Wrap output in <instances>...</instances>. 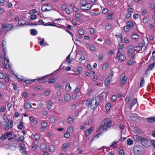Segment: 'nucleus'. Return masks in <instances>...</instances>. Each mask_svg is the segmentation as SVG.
<instances>
[{"label": "nucleus", "mask_w": 155, "mask_h": 155, "mask_svg": "<svg viewBox=\"0 0 155 155\" xmlns=\"http://www.w3.org/2000/svg\"><path fill=\"white\" fill-rule=\"evenodd\" d=\"M80 3L82 5H85L87 3V2L85 0H82L81 1Z\"/></svg>", "instance_id": "51"}, {"label": "nucleus", "mask_w": 155, "mask_h": 155, "mask_svg": "<svg viewBox=\"0 0 155 155\" xmlns=\"http://www.w3.org/2000/svg\"><path fill=\"white\" fill-rule=\"evenodd\" d=\"M52 104L51 101H49L48 102L47 106L48 109H50L51 107Z\"/></svg>", "instance_id": "33"}, {"label": "nucleus", "mask_w": 155, "mask_h": 155, "mask_svg": "<svg viewBox=\"0 0 155 155\" xmlns=\"http://www.w3.org/2000/svg\"><path fill=\"white\" fill-rule=\"evenodd\" d=\"M45 76L41 78H39L38 79L39 80L40 83L44 82L46 81V79L44 78Z\"/></svg>", "instance_id": "28"}, {"label": "nucleus", "mask_w": 155, "mask_h": 155, "mask_svg": "<svg viewBox=\"0 0 155 155\" xmlns=\"http://www.w3.org/2000/svg\"><path fill=\"white\" fill-rule=\"evenodd\" d=\"M54 87L57 90L61 89V86L59 83L55 84L54 85Z\"/></svg>", "instance_id": "29"}, {"label": "nucleus", "mask_w": 155, "mask_h": 155, "mask_svg": "<svg viewBox=\"0 0 155 155\" xmlns=\"http://www.w3.org/2000/svg\"><path fill=\"white\" fill-rule=\"evenodd\" d=\"M150 7L152 9H153L155 7V5L154 3L152 2L150 3Z\"/></svg>", "instance_id": "45"}, {"label": "nucleus", "mask_w": 155, "mask_h": 155, "mask_svg": "<svg viewBox=\"0 0 155 155\" xmlns=\"http://www.w3.org/2000/svg\"><path fill=\"white\" fill-rule=\"evenodd\" d=\"M49 149V151L50 152H52L54 150V146H50Z\"/></svg>", "instance_id": "44"}, {"label": "nucleus", "mask_w": 155, "mask_h": 155, "mask_svg": "<svg viewBox=\"0 0 155 155\" xmlns=\"http://www.w3.org/2000/svg\"><path fill=\"white\" fill-rule=\"evenodd\" d=\"M130 100V97H127L125 99L126 102L127 103V104H128Z\"/></svg>", "instance_id": "54"}, {"label": "nucleus", "mask_w": 155, "mask_h": 155, "mask_svg": "<svg viewBox=\"0 0 155 155\" xmlns=\"http://www.w3.org/2000/svg\"><path fill=\"white\" fill-rule=\"evenodd\" d=\"M71 22L72 24L74 25H77V20L75 18H73L72 19Z\"/></svg>", "instance_id": "48"}, {"label": "nucleus", "mask_w": 155, "mask_h": 155, "mask_svg": "<svg viewBox=\"0 0 155 155\" xmlns=\"http://www.w3.org/2000/svg\"><path fill=\"white\" fill-rule=\"evenodd\" d=\"M149 141V140L148 139L145 138H142L141 141L142 144L143 145H146L147 144Z\"/></svg>", "instance_id": "10"}, {"label": "nucleus", "mask_w": 155, "mask_h": 155, "mask_svg": "<svg viewBox=\"0 0 155 155\" xmlns=\"http://www.w3.org/2000/svg\"><path fill=\"white\" fill-rule=\"evenodd\" d=\"M42 126L43 127H45L47 126V124L46 122H43L41 124Z\"/></svg>", "instance_id": "62"}, {"label": "nucleus", "mask_w": 155, "mask_h": 155, "mask_svg": "<svg viewBox=\"0 0 155 155\" xmlns=\"http://www.w3.org/2000/svg\"><path fill=\"white\" fill-rule=\"evenodd\" d=\"M144 83V80L143 77H142L140 84V87H142Z\"/></svg>", "instance_id": "39"}, {"label": "nucleus", "mask_w": 155, "mask_h": 155, "mask_svg": "<svg viewBox=\"0 0 155 155\" xmlns=\"http://www.w3.org/2000/svg\"><path fill=\"white\" fill-rule=\"evenodd\" d=\"M127 63L128 65L130 66L133 65L134 63L133 61L129 60L127 61Z\"/></svg>", "instance_id": "43"}, {"label": "nucleus", "mask_w": 155, "mask_h": 155, "mask_svg": "<svg viewBox=\"0 0 155 155\" xmlns=\"http://www.w3.org/2000/svg\"><path fill=\"white\" fill-rule=\"evenodd\" d=\"M30 32L32 35H34L37 34V31L35 30L32 29L30 30Z\"/></svg>", "instance_id": "25"}, {"label": "nucleus", "mask_w": 155, "mask_h": 155, "mask_svg": "<svg viewBox=\"0 0 155 155\" xmlns=\"http://www.w3.org/2000/svg\"><path fill=\"white\" fill-rule=\"evenodd\" d=\"M155 62L150 64L148 67V69L149 70H152V69L154 67Z\"/></svg>", "instance_id": "31"}, {"label": "nucleus", "mask_w": 155, "mask_h": 155, "mask_svg": "<svg viewBox=\"0 0 155 155\" xmlns=\"http://www.w3.org/2000/svg\"><path fill=\"white\" fill-rule=\"evenodd\" d=\"M85 59L84 57V55H82L81 56L80 58L79 59L80 61H81Z\"/></svg>", "instance_id": "63"}, {"label": "nucleus", "mask_w": 155, "mask_h": 155, "mask_svg": "<svg viewBox=\"0 0 155 155\" xmlns=\"http://www.w3.org/2000/svg\"><path fill=\"white\" fill-rule=\"evenodd\" d=\"M35 79H33L32 80H25V82L26 84H29L32 83L33 81H35Z\"/></svg>", "instance_id": "30"}, {"label": "nucleus", "mask_w": 155, "mask_h": 155, "mask_svg": "<svg viewBox=\"0 0 155 155\" xmlns=\"http://www.w3.org/2000/svg\"><path fill=\"white\" fill-rule=\"evenodd\" d=\"M55 117L54 116H51L50 118V120L51 123H54L55 121Z\"/></svg>", "instance_id": "26"}, {"label": "nucleus", "mask_w": 155, "mask_h": 155, "mask_svg": "<svg viewBox=\"0 0 155 155\" xmlns=\"http://www.w3.org/2000/svg\"><path fill=\"white\" fill-rule=\"evenodd\" d=\"M24 126L22 124V122H20L19 123V125H18V128L20 129V130H21Z\"/></svg>", "instance_id": "36"}, {"label": "nucleus", "mask_w": 155, "mask_h": 155, "mask_svg": "<svg viewBox=\"0 0 155 155\" xmlns=\"http://www.w3.org/2000/svg\"><path fill=\"white\" fill-rule=\"evenodd\" d=\"M98 97H95L91 101L90 107L93 109H96L99 104L98 101L97 100Z\"/></svg>", "instance_id": "3"}, {"label": "nucleus", "mask_w": 155, "mask_h": 155, "mask_svg": "<svg viewBox=\"0 0 155 155\" xmlns=\"http://www.w3.org/2000/svg\"><path fill=\"white\" fill-rule=\"evenodd\" d=\"M124 30L125 31H128L130 30V28L127 25L126 26L124 27Z\"/></svg>", "instance_id": "56"}, {"label": "nucleus", "mask_w": 155, "mask_h": 155, "mask_svg": "<svg viewBox=\"0 0 155 155\" xmlns=\"http://www.w3.org/2000/svg\"><path fill=\"white\" fill-rule=\"evenodd\" d=\"M112 125L111 121L110 119H104L102 122L100 129H102L103 131L107 130V128H109Z\"/></svg>", "instance_id": "1"}, {"label": "nucleus", "mask_w": 155, "mask_h": 155, "mask_svg": "<svg viewBox=\"0 0 155 155\" xmlns=\"http://www.w3.org/2000/svg\"><path fill=\"white\" fill-rule=\"evenodd\" d=\"M55 79L54 78H50L48 80V83L53 84L55 82Z\"/></svg>", "instance_id": "32"}, {"label": "nucleus", "mask_w": 155, "mask_h": 155, "mask_svg": "<svg viewBox=\"0 0 155 155\" xmlns=\"http://www.w3.org/2000/svg\"><path fill=\"white\" fill-rule=\"evenodd\" d=\"M40 137L39 135L37 134H35L34 136V139L36 140H38Z\"/></svg>", "instance_id": "38"}, {"label": "nucleus", "mask_w": 155, "mask_h": 155, "mask_svg": "<svg viewBox=\"0 0 155 155\" xmlns=\"http://www.w3.org/2000/svg\"><path fill=\"white\" fill-rule=\"evenodd\" d=\"M68 132L72 133L73 131V128L72 127H68Z\"/></svg>", "instance_id": "57"}, {"label": "nucleus", "mask_w": 155, "mask_h": 155, "mask_svg": "<svg viewBox=\"0 0 155 155\" xmlns=\"http://www.w3.org/2000/svg\"><path fill=\"white\" fill-rule=\"evenodd\" d=\"M6 54L5 53L4 55V58L5 60L6 61V65L8 64V67L9 68H11V65L10 64H9V61L8 59H7L6 57Z\"/></svg>", "instance_id": "24"}, {"label": "nucleus", "mask_w": 155, "mask_h": 155, "mask_svg": "<svg viewBox=\"0 0 155 155\" xmlns=\"http://www.w3.org/2000/svg\"><path fill=\"white\" fill-rule=\"evenodd\" d=\"M116 36L118 38V41L120 43L122 41L123 36L122 34H120L118 35H116Z\"/></svg>", "instance_id": "16"}, {"label": "nucleus", "mask_w": 155, "mask_h": 155, "mask_svg": "<svg viewBox=\"0 0 155 155\" xmlns=\"http://www.w3.org/2000/svg\"><path fill=\"white\" fill-rule=\"evenodd\" d=\"M37 17V16L36 15L32 14L31 15L29 16V18H30L31 20H35L36 18Z\"/></svg>", "instance_id": "37"}, {"label": "nucleus", "mask_w": 155, "mask_h": 155, "mask_svg": "<svg viewBox=\"0 0 155 155\" xmlns=\"http://www.w3.org/2000/svg\"><path fill=\"white\" fill-rule=\"evenodd\" d=\"M19 147L20 148V150L23 154L25 155L27 154L25 146H19Z\"/></svg>", "instance_id": "8"}, {"label": "nucleus", "mask_w": 155, "mask_h": 155, "mask_svg": "<svg viewBox=\"0 0 155 155\" xmlns=\"http://www.w3.org/2000/svg\"><path fill=\"white\" fill-rule=\"evenodd\" d=\"M93 130V129L92 128H91L86 130L85 132V135L87 136H88Z\"/></svg>", "instance_id": "17"}, {"label": "nucleus", "mask_w": 155, "mask_h": 155, "mask_svg": "<svg viewBox=\"0 0 155 155\" xmlns=\"http://www.w3.org/2000/svg\"><path fill=\"white\" fill-rule=\"evenodd\" d=\"M25 23L26 22L24 20H22L19 21L18 24L20 26H23L25 25H26V24H25Z\"/></svg>", "instance_id": "22"}, {"label": "nucleus", "mask_w": 155, "mask_h": 155, "mask_svg": "<svg viewBox=\"0 0 155 155\" xmlns=\"http://www.w3.org/2000/svg\"><path fill=\"white\" fill-rule=\"evenodd\" d=\"M10 123L8 124L6 126V127H4V129H5L8 130L12 127V126L13 122L12 121H10Z\"/></svg>", "instance_id": "14"}, {"label": "nucleus", "mask_w": 155, "mask_h": 155, "mask_svg": "<svg viewBox=\"0 0 155 155\" xmlns=\"http://www.w3.org/2000/svg\"><path fill=\"white\" fill-rule=\"evenodd\" d=\"M132 38L134 39H136L138 38L139 37V36L136 34H133V35L131 36Z\"/></svg>", "instance_id": "42"}, {"label": "nucleus", "mask_w": 155, "mask_h": 155, "mask_svg": "<svg viewBox=\"0 0 155 155\" xmlns=\"http://www.w3.org/2000/svg\"><path fill=\"white\" fill-rule=\"evenodd\" d=\"M147 10L146 9H145L143 10L141 12V15H144L145 14H146L147 12Z\"/></svg>", "instance_id": "60"}, {"label": "nucleus", "mask_w": 155, "mask_h": 155, "mask_svg": "<svg viewBox=\"0 0 155 155\" xmlns=\"http://www.w3.org/2000/svg\"><path fill=\"white\" fill-rule=\"evenodd\" d=\"M92 5L91 4L87 3V4L83 5L80 6L81 8L83 10H88L90 9L92 7Z\"/></svg>", "instance_id": "5"}, {"label": "nucleus", "mask_w": 155, "mask_h": 155, "mask_svg": "<svg viewBox=\"0 0 155 155\" xmlns=\"http://www.w3.org/2000/svg\"><path fill=\"white\" fill-rule=\"evenodd\" d=\"M120 78L121 79L120 84L122 85H124L127 81V78L125 77V74H123L121 75Z\"/></svg>", "instance_id": "7"}, {"label": "nucleus", "mask_w": 155, "mask_h": 155, "mask_svg": "<svg viewBox=\"0 0 155 155\" xmlns=\"http://www.w3.org/2000/svg\"><path fill=\"white\" fill-rule=\"evenodd\" d=\"M108 12V9L106 8H104L102 11V12L104 14Z\"/></svg>", "instance_id": "64"}, {"label": "nucleus", "mask_w": 155, "mask_h": 155, "mask_svg": "<svg viewBox=\"0 0 155 155\" xmlns=\"http://www.w3.org/2000/svg\"><path fill=\"white\" fill-rule=\"evenodd\" d=\"M48 6V4H46L45 5H43L41 8V10L43 12L49 11L53 9L52 7L51 6H50V8L49 9H48L47 8H46V6Z\"/></svg>", "instance_id": "9"}, {"label": "nucleus", "mask_w": 155, "mask_h": 155, "mask_svg": "<svg viewBox=\"0 0 155 155\" xmlns=\"http://www.w3.org/2000/svg\"><path fill=\"white\" fill-rule=\"evenodd\" d=\"M91 100L90 99H88L86 101V102L85 103V104L87 106H89L90 104L91 105Z\"/></svg>", "instance_id": "46"}, {"label": "nucleus", "mask_w": 155, "mask_h": 155, "mask_svg": "<svg viewBox=\"0 0 155 155\" xmlns=\"http://www.w3.org/2000/svg\"><path fill=\"white\" fill-rule=\"evenodd\" d=\"M121 55V53L120 52V50H118L117 56L115 57L116 59L119 58V56Z\"/></svg>", "instance_id": "55"}, {"label": "nucleus", "mask_w": 155, "mask_h": 155, "mask_svg": "<svg viewBox=\"0 0 155 155\" xmlns=\"http://www.w3.org/2000/svg\"><path fill=\"white\" fill-rule=\"evenodd\" d=\"M114 53V51L113 50H111L108 53V55L109 56H111Z\"/></svg>", "instance_id": "53"}, {"label": "nucleus", "mask_w": 155, "mask_h": 155, "mask_svg": "<svg viewBox=\"0 0 155 155\" xmlns=\"http://www.w3.org/2000/svg\"><path fill=\"white\" fill-rule=\"evenodd\" d=\"M24 139V137H20L19 138H18L17 140L18 142H22Z\"/></svg>", "instance_id": "50"}, {"label": "nucleus", "mask_w": 155, "mask_h": 155, "mask_svg": "<svg viewBox=\"0 0 155 155\" xmlns=\"http://www.w3.org/2000/svg\"><path fill=\"white\" fill-rule=\"evenodd\" d=\"M134 48L135 51H140L141 49L140 47L139 46H135L134 48Z\"/></svg>", "instance_id": "52"}, {"label": "nucleus", "mask_w": 155, "mask_h": 155, "mask_svg": "<svg viewBox=\"0 0 155 155\" xmlns=\"http://www.w3.org/2000/svg\"><path fill=\"white\" fill-rule=\"evenodd\" d=\"M127 144L128 145H131L133 143L134 141L132 139L129 138L127 140Z\"/></svg>", "instance_id": "27"}, {"label": "nucleus", "mask_w": 155, "mask_h": 155, "mask_svg": "<svg viewBox=\"0 0 155 155\" xmlns=\"http://www.w3.org/2000/svg\"><path fill=\"white\" fill-rule=\"evenodd\" d=\"M110 82L111 81L110 80H108L107 79H105L104 82L105 86L106 87L110 83Z\"/></svg>", "instance_id": "34"}, {"label": "nucleus", "mask_w": 155, "mask_h": 155, "mask_svg": "<svg viewBox=\"0 0 155 155\" xmlns=\"http://www.w3.org/2000/svg\"><path fill=\"white\" fill-rule=\"evenodd\" d=\"M127 55L128 57H130L133 53V47L131 45H129L127 48Z\"/></svg>", "instance_id": "6"}, {"label": "nucleus", "mask_w": 155, "mask_h": 155, "mask_svg": "<svg viewBox=\"0 0 155 155\" xmlns=\"http://www.w3.org/2000/svg\"><path fill=\"white\" fill-rule=\"evenodd\" d=\"M108 65L107 64H105L103 65L102 67V69L104 70H106L108 67Z\"/></svg>", "instance_id": "40"}, {"label": "nucleus", "mask_w": 155, "mask_h": 155, "mask_svg": "<svg viewBox=\"0 0 155 155\" xmlns=\"http://www.w3.org/2000/svg\"><path fill=\"white\" fill-rule=\"evenodd\" d=\"M138 117H139L137 114H134L130 117V118L132 120L135 121L137 120Z\"/></svg>", "instance_id": "12"}, {"label": "nucleus", "mask_w": 155, "mask_h": 155, "mask_svg": "<svg viewBox=\"0 0 155 155\" xmlns=\"http://www.w3.org/2000/svg\"><path fill=\"white\" fill-rule=\"evenodd\" d=\"M75 117L73 116H70L68 117V123L70 124L72 123Z\"/></svg>", "instance_id": "19"}, {"label": "nucleus", "mask_w": 155, "mask_h": 155, "mask_svg": "<svg viewBox=\"0 0 155 155\" xmlns=\"http://www.w3.org/2000/svg\"><path fill=\"white\" fill-rule=\"evenodd\" d=\"M80 91V89L78 87H76V88L74 90V92H75L76 93H78Z\"/></svg>", "instance_id": "61"}, {"label": "nucleus", "mask_w": 155, "mask_h": 155, "mask_svg": "<svg viewBox=\"0 0 155 155\" xmlns=\"http://www.w3.org/2000/svg\"><path fill=\"white\" fill-rule=\"evenodd\" d=\"M8 137L6 135V134H3L0 137V139L2 140H5Z\"/></svg>", "instance_id": "49"}, {"label": "nucleus", "mask_w": 155, "mask_h": 155, "mask_svg": "<svg viewBox=\"0 0 155 155\" xmlns=\"http://www.w3.org/2000/svg\"><path fill=\"white\" fill-rule=\"evenodd\" d=\"M147 121L149 123H152L155 122V117H151L148 118L147 119Z\"/></svg>", "instance_id": "18"}, {"label": "nucleus", "mask_w": 155, "mask_h": 155, "mask_svg": "<svg viewBox=\"0 0 155 155\" xmlns=\"http://www.w3.org/2000/svg\"><path fill=\"white\" fill-rule=\"evenodd\" d=\"M79 33L82 35H83L84 34V31L83 29H80L78 31Z\"/></svg>", "instance_id": "47"}, {"label": "nucleus", "mask_w": 155, "mask_h": 155, "mask_svg": "<svg viewBox=\"0 0 155 155\" xmlns=\"http://www.w3.org/2000/svg\"><path fill=\"white\" fill-rule=\"evenodd\" d=\"M87 48H89L91 51H94L96 50V47L92 45H90L89 43H87L86 45Z\"/></svg>", "instance_id": "11"}, {"label": "nucleus", "mask_w": 155, "mask_h": 155, "mask_svg": "<svg viewBox=\"0 0 155 155\" xmlns=\"http://www.w3.org/2000/svg\"><path fill=\"white\" fill-rule=\"evenodd\" d=\"M6 5L9 8H10L12 6V4L11 2H8L6 3Z\"/></svg>", "instance_id": "59"}, {"label": "nucleus", "mask_w": 155, "mask_h": 155, "mask_svg": "<svg viewBox=\"0 0 155 155\" xmlns=\"http://www.w3.org/2000/svg\"><path fill=\"white\" fill-rule=\"evenodd\" d=\"M24 107L27 109H29L32 108L31 105V104H29L28 103H25L24 105Z\"/></svg>", "instance_id": "23"}, {"label": "nucleus", "mask_w": 155, "mask_h": 155, "mask_svg": "<svg viewBox=\"0 0 155 155\" xmlns=\"http://www.w3.org/2000/svg\"><path fill=\"white\" fill-rule=\"evenodd\" d=\"M14 27L12 24H4L2 25V28L3 31H6L11 30Z\"/></svg>", "instance_id": "4"}, {"label": "nucleus", "mask_w": 155, "mask_h": 155, "mask_svg": "<svg viewBox=\"0 0 155 155\" xmlns=\"http://www.w3.org/2000/svg\"><path fill=\"white\" fill-rule=\"evenodd\" d=\"M134 150L136 155H141L144 152V150L142 146H134Z\"/></svg>", "instance_id": "2"}, {"label": "nucleus", "mask_w": 155, "mask_h": 155, "mask_svg": "<svg viewBox=\"0 0 155 155\" xmlns=\"http://www.w3.org/2000/svg\"><path fill=\"white\" fill-rule=\"evenodd\" d=\"M137 102V98H135L133 99L130 103V108L131 109L133 106Z\"/></svg>", "instance_id": "13"}, {"label": "nucleus", "mask_w": 155, "mask_h": 155, "mask_svg": "<svg viewBox=\"0 0 155 155\" xmlns=\"http://www.w3.org/2000/svg\"><path fill=\"white\" fill-rule=\"evenodd\" d=\"M127 25L129 26V28H132L133 26V23L130 21L127 22Z\"/></svg>", "instance_id": "41"}, {"label": "nucleus", "mask_w": 155, "mask_h": 155, "mask_svg": "<svg viewBox=\"0 0 155 155\" xmlns=\"http://www.w3.org/2000/svg\"><path fill=\"white\" fill-rule=\"evenodd\" d=\"M126 59L125 56L121 53V55L119 56V60L120 61H123Z\"/></svg>", "instance_id": "21"}, {"label": "nucleus", "mask_w": 155, "mask_h": 155, "mask_svg": "<svg viewBox=\"0 0 155 155\" xmlns=\"http://www.w3.org/2000/svg\"><path fill=\"white\" fill-rule=\"evenodd\" d=\"M111 25L110 23H107L106 24L105 28L107 31L110 30L111 29Z\"/></svg>", "instance_id": "20"}, {"label": "nucleus", "mask_w": 155, "mask_h": 155, "mask_svg": "<svg viewBox=\"0 0 155 155\" xmlns=\"http://www.w3.org/2000/svg\"><path fill=\"white\" fill-rule=\"evenodd\" d=\"M134 139L136 141H141L142 139L141 137L139 136L138 135H134Z\"/></svg>", "instance_id": "15"}, {"label": "nucleus", "mask_w": 155, "mask_h": 155, "mask_svg": "<svg viewBox=\"0 0 155 155\" xmlns=\"http://www.w3.org/2000/svg\"><path fill=\"white\" fill-rule=\"evenodd\" d=\"M111 104L110 103H108L107 104L105 105V108L106 110H109Z\"/></svg>", "instance_id": "35"}, {"label": "nucleus", "mask_w": 155, "mask_h": 155, "mask_svg": "<svg viewBox=\"0 0 155 155\" xmlns=\"http://www.w3.org/2000/svg\"><path fill=\"white\" fill-rule=\"evenodd\" d=\"M117 99V97L115 95H113L111 97V99L113 101H115Z\"/></svg>", "instance_id": "58"}]
</instances>
